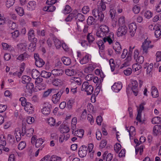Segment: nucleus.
<instances>
[{"label": "nucleus", "instance_id": "6", "mask_svg": "<svg viewBox=\"0 0 161 161\" xmlns=\"http://www.w3.org/2000/svg\"><path fill=\"white\" fill-rule=\"evenodd\" d=\"M34 58L35 61V64L36 66L38 67H42L45 64L44 61L41 58L38 53L34 54Z\"/></svg>", "mask_w": 161, "mask_h": 161}, {"label": "nucleus", "instance_id": "43", "mask_svg": "<svg viewBox=\"0 0 161 161\" xmlns=\"http://www.w3.org/2000/svg\"><path fill=\"white\" fill-rule=\"evenodd\" d=\"M53 40L56 47L57 48H59L61 46V42L60 41L56 38H54Z\"/></svg>", "mask_w": 161, "mask_h": 161}, {"label": "nucleus", "instance_id": "25", "mask_svg": "<svg viewBox=\"0 0 161 161\" xmlns=\"http://www.w3.org/2000/svg\"><path fill=\"white\" fill-rule=\"evenodd\" d=\"M152 91L151 92L152 97L154 98H156L158 97V92L157 88L155 86L152 87Z\"/></svg>", "mask_w": 161, "mask_h": 161}, {"label": "nucleus", "instance_id": "7", "mask_svg": "<svg viewBox=\"0 0 161 161\" xmlns=\"http://www.w3.org/2000/svg\"><path fill=\"white\" fill-rule=\"evenodd\" d=\"M134 58L136 62L139 64H142L144 61V57L141 55H139L138 50H135L134 53Z\"/></svg>", "mask_w": 161, "mask_h": 161}, {"label": "nucleus", "instance_id": "24", "mask_svg": "<svg viewBox=\"0 0 161 161\" xmlns=\"http://www.w3.org/2000/svg\"><path fill=\"white\" fill-rule=\"evenodd\" d=\"M64 64L66 65H69L71 63V60L69 57H64L62 58Z\"/></svg>", "mask_w": 161, "mask_h": 161}, {"label": "nucleus", "instance_id": "62", "mask_svg": "<svg viewBox=\"0 0 161 161\" xmlns=\"http://www.w3.org/2000/svg\"><path fill=\"white\" fill-rule=\"evenodd\" d=\"M27 123L29 124H32L34 121V119L33 117H28L26 119Z\"/></svg>", "mask_w": 161, "mask_h": 161}, {"label": "nucleus", "instance_id": "35", "mask_svg": "<svg viewBox=\"0 0 161 161\" xmlns=\"http://www.w3.org/2000/svg\"><path fill=\"white\" fill-rule=\"evenodd\" d=\"M39 72L36 69H33L31 72V75L32 78L34 79H36L39 75Z\"/></svg>", "mask_w": 161, "mask_h": 161}, {"label": "nucleus", "instance_id": "60", "mask_svg": "<svg viewBox=\"0 0 161 161\" xmlns=\"http://www.w3.org/2000/svg\"><path fill=\"white\" fill-rule=\"evenodd\" d=\"M121 148L120 144L119 143H117L114 146V150L115 151L118 153Z\"/></svg>", "mask_w": 161, "mask_h": 161}, {"label": "nucleus", "instance_id": "9", "mask_svg": "<svg viewBox=\"0 0 161 161\" xmlns=\"http://www.w3.org/2000/svg\"><path fill=\"white\" fill-rule=\"evenodd\" d=\"M88 148L86 146L82 145L79 149L78 154L79 156L82 158L85 157L87 153Z\"/></svg>", "mask_w": 161, "mask_h": 161}, {"label": "nucleus", "instance_id": "11", "mask_svg": "<svg viewBox=\"0 0 161 161\" xmlns=\"http://www.w3.org/2000/svg\"><path fill=\"white\" fill-rule=\"evenodd\" d=\"M26 104L24 106V109L29 114H32L34 111V108L33 105L30 103L27 102Z\"/></svg>", "mask_w": 161, "mask_h": 161}, {"label": "nucleus", "instance_id": "51", "mask_svg": "<svg viewBox=\"0 0 161 161\" xmlns=\"http://www.w3.org/2000/svg\"><path fill=\"white\" fill-rule=\"evenodd\" d=\"M109 63L111 68L112 71H114L115 69V64L114 63V60L112 58L110 59L109 61Z\"/></svg>", "mask_w": 161, "mask_h": 161}, {"label": "nucleus", "instance_id": "37", "mask_svg": "<svg viewBox=\"0 0 161 161\" xmlns=\"http://www.w3.org/2000/svg\"><path fill=\"white\" fill-rule=\"evenodd\" d=\"M105 3H106L103 1L102 0H101V1L100 3H98V4L97 5L98 9H102L103 11L105 10L106 6Z\"/></svg>", "mask_w": 161, "mask_h": 161}, {"label": "nucleus", "instance_id": "5", "mask_svg": "<svg viewBox=\"0 0 161 161\" xmlns=\"http://www.w3.org/2000/svg\"><path fill=\"white\" fill-rule=\"evenodd\" d=\"M92 15L98 19H100L101 22L103 21L104 15L102 11H99V9L95 8L92 10Z\"/></svg>", "mask_w": 161, "mask_h": 161}, {"label": "nucleus", "instance_id": "59", "mask_svg": "<svg viewBox=\"0 0 161 161\" xmlns=\"http://www.w3.org/2000/svg\"><path fill=\"white\" fill-rule=\"evenodd\" d=\"M140 9V7L136 5L133 7V11L135 14H137L139 12Z\"/></svg>", "mask_w": 161, "mask_h": 161}, {"label": "nucleus", "instance_id": "33", "mask_svg": "<svg viewBox=\"0 0 161 161\" xmlns=\"http://www.w3.org/2000/svg\"><path fill=\"white\" fill-rule=\"evenodd\" d=\"M87 39L89 42V44L91 45L94 40L95 38L92 33H89L87 36Z\"/></svg>", "mask_w": 161, "mask_h": 161}, {"label": "nucleus", "instance_id": "63", "mask_svg": "<svg viewBox=\"0 0 161 161\" xmlns=\"http://www.w3.org/2000/svg\"><path fill=\"white\" fill-rule=\"evenodd\" d=\"M152 13L150 11H146L144 14L145 16L147 19H150L152 17Z\"/></svg>", "mask_w": 161, "mask_h": 161}, {"label": "nucleus", "instance_id": "31", "mask_svg": "<svg viewBox=\"0 0 161 161\" xmlns=\"http://www.w3.org/2000/svg\"><path fill=\"white\" fill-rule=\"evenodd\" d=\"M42 77L47 79L49 78L51 75V73L50 72H47L46 71H42L41 74Z\"/></svg>", "mask_w": 161, "mask_h": 161}, {"label": "nucleus", "instance_id": "26", "mask_svg": "<svg viewBox=\"0 0 161 161\" xmlns=\"http://www.w3.org/2000/svg\"><path fill=\"white\" fill-rule=\"evenodd\" d=\"M84 131L83 129H80L79 130H77L75 132L74 135L80 138H81L84 135Z\"/></svg>", "mask_w": 161, "mask_h": 161}, {"label": "nucleus", "instance_id": "27", "mask_svg": "<svg viewBox=\"0 0 161 161\" xmlns=\"http://www.w3.org/2000/svg\"><path fill=\"white\" fill-rule=\"evenodd\" d=\"M99 28L102 32H103L107 35L108 34V33L109 32V28L106 25H102L99 27Z\"/></svg>", "mask_w": 161, "mask_h": 161}, {"label": "nucleus", "instance_id": "15", "mask_svg": "<svg viewBox=\"0 0 161 161\" xmlns=\"http://www.w3.org/2000/svg\"><path fill=\"white\" fill-rule=\"evenodd\" d=\"M153 29L155 30L154 32L155 36L156 38L159 37L161 35V25L159 26L155 25Z\"/></svg>", "mask_w": 161, "mask_h": 161}, {"label": "nucleus", "instance_id": "55", "mask_svg": "<svg viewBox=\"0 0 161 161\" xmlns=\"http://www.w3.org/2000/svg\"><path fill=\"white\" fill-rule=\"evenodd\" d=\"M36 44L35 43H31L29 46V49L31 51H33L35 49Z\"/></svg>", "mask_w": 161, "mask_h": 161}, {"label": "nucleus", "instance_id": "49", "mask_svg": "<svg viewBox=\"0 0 161 161\" xmlns=\"http://www.w3.org/2000/svg\"><path fill=\"white\" fill-rule=\"evenodd\" d=\"M7 1L6 6L7 7L10 8L14 3L15 0H6Z\"/></svg>", "mask_w": 161, "mask_h": 161}, {"label": "nucleus", "instance_id": "1", "mask_svg": "<svg viewBox=\"0 0 161 161\" xmlns=\"http://www.w3.org/2000/svg\"><path fill=\"white\" fill-rule=\"evenodd\" d=\"M96 35L99 37L103 38H103V42H106L107 41L109 44H112L113 43V41L114 40V35L112 32L109 33L108 35L106 37L104 36H106L107 34L100 30L97 31L96 33Z\"/></svg>", "mask_w": 161, "mask_h": 161}, {"label": "nucleus", "instance_id": "47", "mask_svg": "<svg viewBox=\"0 0 161 161\" xmlns=\"http://www.w3.org/2000/svg\"><path fill=\"white\" fill-rule=\"evenodd\" d=\"M71 80L77 83L78 85H80L81 84V79L79 77H72Z\"/></svg>", "mask_w": 161, "mask_h": 161}, {"label": "nucleus", "instance_id": "8", "mask_svg": "<svg viewBox=\"0 0 161 161\" xmlns=\"http://www.w3.org/2000/svg\"><path fill=\"white\" fill-rule=\"evenodd\" d=\"M127 31V28L125 25L120 26L117 31V35L118 36H121L125 35Z\"/></svg>", "mask_w": 161, "mask_h": 161}, {"label": "nucleus", "instance_id": "28", "mask_svg": "<svg viewBox=\"0 0 161 161\" xmlns=\"http://www.w3.org/2000/svg\"><path fill=\"white\" fill-rule=\"evenodd\" d=\"M26 89L28 90V92L31 93L33 92L34 87V84L30 82L26 84Z\"/></svg>", "mask_w": 161, "mask_h": 161}, {"label": "nucleus", "instance_id": "13", "mask_svg": "<svg viewBox=\"0 0 161 161\" xmlns=\"http://www.w3.org/2000/svg\"><path fill=\"white\" fill-rule=\"evenodd\" d=\"M77 14V10H74L71 13H69L67 17L65 18V21L66 22H70L74 17H76Z\"/></svg>", "mask_w": 161, "mask_h": 161}, {"label": "nucleus", "instance_id": "64", "mask_svg": "<svg viewBox=\"0 0 161 161\" xmlns=\"http://www.w3.org/2000/svg\"><path fill=\"white\" fill-rule=\"evenodd\" d=\"M156 61L157 62H159L161 61V52H158L156 54Z\"/></svg>", "mask_w": 161, "mask_h": 161}, {"label": "nucleus", "instance_id": "23", "mask_svg": "<svg viewBox=\"0 0 161 161\" xmlns=\"http://www.w3.org/2000/svg\"><path fill=\"white\" fill-rule=\"evenodd\" d=\"M22 82L24 84H27L30 82L31 78L29 76L25 75L22 76Z\"/></svg>", "mask_w": 161, "mask_h": 161}, {"label": "nucleus", "instance_id": "4", "mask_svg": "<svg viewBox=\"0 0 161 161\" xmlns=\"http://www.w3.org/2000/svg\"><path fill=\"white\" fill-rule=\"evenodd\" d=\"M81 91H85L87 92L88 95H91L93 91V87L91 85H89V82L87 81H85L83 82L82 87Z\"/></svg>", "mask_w": 161, "mask_h": 161}, {"label": "nucleus", "instance_id": "21", "mask_svg": "<svg viewBox=\"0 0 161 161\" xmlns=\"http://www.w3.org/2000/svg\"><path fill=\"white\" fill-rule=\"evenodd\" d=\"M96 19H95L92 16H89L87 20V24L88 25L95 24L96 22Z\"/></svg>", "mask_w": 161, "mask_h": 161}, {"label": "nucleus", "instance_id": "29", "mask_svg": "<svg viewBox=\"0 0 161 161\" xmlns=\"http://www.w3.org/2000/svg\"><path fill=\"white\" fill-rule=\"evenodd\" d=\"M69 129L66 125H63L60 128V132L62 133H67L69 131Z\"/></svg>", "mask_w": 161, "mask_h": 161}, {"label": "nucleus", "instance_id": "56", "mask_svg": "<svg viewBox=\"0 0 161 161\" xmlns=\"http://www.w3.org/2000/svg\"><path fill=\"white\" fill-rule=\"evenodd\" d=\"M61 159V157L57 156L55 155H53L50 158L51 161H60Z\"/></svg>", "mask_w": 161, "mask_h": 161}, {"label": "nucleus", "instance_id": "20", "mask_svg": "<svg viewBox=\"0 0 161 161\" xmlns=\"http://www.w3.org/2000/svg\"><path fill=\"white\" fill-rule=\"evenodd\" d=\"M64 71L60 69H55L52 70L51 74L53 75L59 76L62 75L64 73Z\"/></svg>", "mask_w": 161, "mask_h": 161}, {"label": "nucleus", "instance_id": "36", "mask_svg": "<svg viewBox=\"0 0 161 161\" xmlns=\"http://www.w3.org/2000/svg\"><path fill=\"white\" fill-rule=\"evenodd\" d=\"M152 122L153 124H158L161 123V118L158 116L154 117L152 120Z\"/></svg>", "mask_w": 161, "mask_h": 161}, {"label": "nucleus", "instance_id": "39", "mask_svg": "<svg viewBox=\"0 0 161 161\" xmlns=\"http://www.w3.org/2000/svg\"><path fill=\"white\" fill-rule=\"evenodd\" d=\"M101 77V79L99 78V79L98 81V84H97V85H98L97 86L96 90H97V92L98 91H100L101 86H102V82L103 81V79L104 77H102L101 76V75H100Z\"/></svg>", "mask_w": 161, "mask_h": 161}, {"label": "nucleus", "instance_id": "54", "mask_svg": "<svg viewBox=\"0 0 161 161\" xmlns=\"http://www.w3.org/2000/svg\"><path fill=\"white\" fill-rule=\"evenodd\" d=\"M34 31L32 29H31L28 33L29 39H31V38L35 36Z\"/></svg>", "mask_w": 161, "mask_h": 161}, {"label": "nucleus", "instance_id": "45", "mask_svg": "<svg viewBox=\"0 0 161 161\" xmlns=\"http://www.w3.org/2000/svg\"><path fill=\"white\" fill-rule=\"evenodd\" d=\"M26 146V143L24 141H21L18 145V148L20 150L24 149Z\"/></svg>", "mask_w": 161, "mask_h": 161}, {"label": "nucleus", "instance_id": "52", "mask_svg": "<svg viewBox=\"0 0 161 161\" xmlns=\"http://www.w3.org/2000/svg\"><path fill=\"white\" fill-rule=\"evenodd\" d=\"M11 34L12 37L13 38H16L19 36L20 33L18 30H16L11 33Z\"/></svg>", "mask_w": 161, "mask_h": 161}, {"label": "nucleus", "instance_id": "38", "mask_svg": "<svg viewBox=\"0 0 161 161\" xmlns=\"http://www.w3.org/2000/svg\"><path fill=\"white\" fill-rule=\"evenodd\" d=\"M15 11L20 16H22L24 14V9L22 8L16 7Z\"/></svg>", "mask_w": 161, "mask_h": 161}, {"label": "nucleus", "instance_id": "19", "mask_svg": "<svg viewBox=\"0 0 161 161\" xmlns=\"http://www.w3.org/2000/svg\"><path fill=\"white\" fill-rule=\"evenodd\" d=\"M161 126L160 125H155L153 128V133L154 135L157 136L159 133H161Z\"/></svg>", "mask_w": 161, "mask_h": 161}, {"label": "nucleus", "instance_id": "2", "mask_svg": "<svg viewBox=\"0 0 161 161\" xmlns=\"http://www.w3.org/2000/svg\"><path fill=\"white\" fill-rule=\"evenodd\" d=\"M151 43V41L149 40H148L147 38L145 39L142 43L141 48L143 54H147L148 52V49L152 48L153 47V45L150 44Z\"/></svg>", "mask_w": 161, "mask_h": 161}, {"label": "nucleus", "instance_id": "58", "mask_svg": "<svg viewBox=\"0 0 161 161\" xmlns=\"http://www.w3.org/2000/svg\"><path fill=\"white\" fill-rule=\"evenodd\" d=\"M94 69V67L92 66H90L85 69V72L87 73H90L93 71Z\"/></svg>", "mask_w": 161, "mask_h": 161}, {"label": "nucleus", "instance_id": "46", "mask_svg": "<svg viewBox=\"0 0 161 161\" xmlns=\"http://www.w3.org/2000/svg\"><path fill=\"white\" fill-rule=\"evenodd\" d=\"M88 61V56L86 55L81 59L80 61V63L81 64H83L87 63Z\"/></svg>", "mask_w": 161, "mask_h": 161}, {"label": "nucleus", "instance_id": "10", "mask_svg": "<svg viewBox=\"0 0 161 161\" xmlns=\"http://www.w3.org/2000/svg\"><path fill=\"white\" fill-rule=\"evenodd\" d=\"M129 32L131 36H134L137 29L136 25L135 23H132L129 24Z\"/></svg>", "mask_w": 161, "mask_h": 161}, {"label": "nucleus", "instance_id": "3", "mask_svg": "<svg viewBox=\"0 0 161 161\" xmlns=\"http://www.w3.org/2000/svg\"><path fill=\"white\" fill-rule=\"evenodd\" d=\"M64 91V89H61L59 91H55V94L52 96V100L54 104L59 102L62 95Z\"/></svg>", "mask_w": 161, "mask_h": 161}, {"label": "nucleus", "instance_id": "61", "mask_svg": "<svg viewBox=\"0 0 161 161\" xmlns=\"http://www.w3.org/2000/svg\"><path fill=\"white\" fill-rule=\"evenodd\" d=\"M19 100L21 102V105L23 106H24L26 104V103H27V102H26V99L25 97H21Z\"/></svg>", "mask_w": 161, "mask_h": 161}, {"label": "nucleus", "instance_id": "16", "mask_svg": "<svg viewBox=\"0 0 161 161\" xmlns=\"http://www.w3.org/2000/svg\"><path fill=\"white\" fill-rule=\"evenodd\" d=\"M30 55L26 52L20 55L16 58L17 60L19 61H23L24 60H27L29 57Z\"/></svg>", "mask_w": 161, "mask_h": 161}, {"label": "nucleus", "instance_id": "48", "mask_svg": "<svg viewBox=\"0 0 161 161\" xmlns=\"http://www.w3.org/2000/svg\"><path fill=\"white\" fill-rule=\"evenodd\" d=\"M132 71L131 68L129 67L124 70V73L126 76L129 75L132 73Z\"/></svg>", "mask_w": 161, "mask_h": 161}, {"label": "nucleus", "instance_id": "22", "mask_svg": "<svg viewBox=\"0 0 161 161\" xmlns=\"http://www.w3.org/2000/svg\"><path fill=\"white\" fill-rule=\"evenodd\" d=\"M36 7V3L34 1H30L28 4L27 7L30 10H34Z\"/></svg>", "mask_w": 161, "mask_h": 161}, {"label": "nucleus", "instance_id": "44", "mask_svg": "<svg viewBox=\"0 0 161 161\" xmlns=\"http://www.w3.org/2000/svg\"><path fill=\"white\" fill-rule=\"evenodd\" d=\"M9 26L12 30H14L17 28V26L16 24L14 22L10 21L8 22Z\"/></svg>", "mask_w": 161, "mask_h": 161}, {"label": "nucleus", "instance_id": "41", "mask_svg": "<svg viewBox=\"0 0 161 161\" xmlns=\"http://www.w3.org/2000/svg\"><path fill=\"white\" fill-rule=\"evenodd\" d=\"M44 141L43 140L40 138L37 139L36 142L35 146L36 147H39L43 143Z\"/></svg>", "mask_w": 161, "mask_h": 161}, {"label": "nucleus", "instance_id": "14", "mask_svg": "<svg viewBox=\"0 0 161 161\" xmlns=\"http://www.w3.org/2000/svg\"><path fill=\"white\" fill-rule=\"evenodd\" d=\"M122 84L121 82L115 83L112 86V89L115 92H119L122 88Z\"/></svg>", "mask_w": 161, "mask_h": 161}, {"label": "nucleus", "instance_id": "42", "mask_svg": "<svg viewBox=\"0 0 161 161\" xmlns=\"http://www.w3.org/2000/svg\"><path fill=\"white\" fill-rule=\"evenodd\" d=\"M65 72L66 74L69 76H73L75 74L74 69H67L65 70Z\"/></svg>", "mask_w": 161, "mask_h": 161}, {"label": "nucleus", "instance_id": "50", "mask_svg": "<svg viewBox=\"0 0 161 161\" xmlns=\"http://www.w3.org/2000/svg\"><path fill=\"white\" fill-rule=\"evenodd\" d=\"M132 68L135 69V71H138L142 68V66L138 63L134 64L132 66Z\"/></svg>", "mask_w": 161, "mask_h": 161}, {"label": "nucleus", "instance_id": "32", "mask_svg": "<svg viewBox=\"0 0 161 161\" xmlns=\"http://www.w3.org/2000/svg\"><path fill=\"white\" fill-rule=\"evenodd\" d=\"M7 140H8L9 144L11 145H13L15 142L14 137L11 134H8V135Z\"/></svg>", "mask_w": 161, "mask_h": 161}, {"label": "nucleus", "instance_id": "12", "mask_svg": "<svg viewBox=\"0 0 161 161\" xmlns=\"http://www.w3.org/2000/svg\"><path fill=\"white\" fill-rule=\"evenodd\" d=\"M131 84L132 85L131 86V89L134 95L136 96L138 94V83L136 80L132 81Z\"/></svg>", "mask_w": 161, "mask_h": 161}, {"label": "nucleus", "instance_id": "17", "mask_svg": "<svg viewBox=\"0 0 161 161\" xmlns=\"http://www.w3.org/2000/svg\"><path fill=\"white\" fill-rule=\"evenodd\" d=\"M113 48L117 54H119L121 53L122 48L121 45L119 42H116L115 43V46L113 47Z\"/></svg>", "mask_w": 161, "mask_h": 161}, {"label": "nucleus", "instance_id": "57", "mask_svg": "<svg viewBox=\"0 0 161 161\" xmlns=\"http://www.w3.org/2000/svg\"><path fill=\"white\" fill-rule=\"evenodd\" d=\"M48 122L50 126H53L55 125V120L53 118L51 117L48 119Z\"/></svg>", "mask_w": 161, "mask_h": 161}, {"label": "nucleus", "instance_id": "40", "mask_svg": "<svg viewBox=\"0 0 161 161\" xmlns=\"http://www.w3.org/2000/svg\"><path fill=\"white\" fill-rule=\"evenodd\" d=\"M72 11V9L69 5H66L64 10V13L65 14H69Z\"/></svg>", "mask_w": 161, "mask_h": 161}, {"label": "nucleus", "instance_id": "34", "mask_svg": "<svg viewBox=\"0 0 161 161\" xmlns=\"http://www.w3.org/2000/svg\"><path fill=\"white\" fill-rule=\"evenodd\" d=\"M77 17L75 18L77 20L82 22L85 20L84 16L81 13H78L77 11V14H76Z\"/></svg>", "mask_w": 161, "mask_h": 161}, {"label": "nucleus", "instance_id": "53", "mask_svg": "<svg viewBox=\"0 0 161 161\" xmlns=\"http://www.w3.org/2000/svg\"><path fill=\"white\" fill-rule=\"evenodd\" d=\"M34 132V129L32 128H31L26 130V135L27 136H31L32 135Z\"/></svg>", "mask_w": 161, "mask_h": 161}, {"label": "nucleus", "instance_id": "18", "mask_svg": "<svg viewBox=\"0 0 161 161\" xmlns=\"http://www.w3.org/2000/svg\"><path fill=\"white\" fill-rule=\"evenodd\" d=\"M58 91V90L55 89L53 88L48 89L47 90L44 92L43 97H47L50 93H55V91Z\"/></svg>", "mask_w": 161, "mask_h": 161}, {"label": "nucleus", "instance_id": "30", "mask_svg": "<svg viewBox=\"0 0 161 161\" xmlns=\"http://www.w3.org/2000/svg\"><path fill=\"white\" fill-rule=\"evenodd\" d=\"M42 114L45 115H48L51 112V110L50 107H45L42 109Z\"/></svg>", "mask_w": 161, "mask_h": 161}]
</instances>
